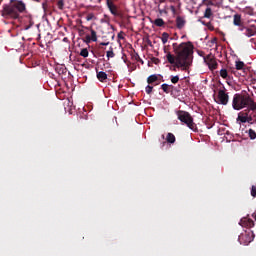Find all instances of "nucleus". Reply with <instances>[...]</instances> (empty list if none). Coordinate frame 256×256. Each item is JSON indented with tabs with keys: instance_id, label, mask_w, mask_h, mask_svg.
I'll return each mask as SVG.
<instances>
[{
	"instance_id": "nucleus-1",
	"label": "nucleus",
	"mask_w": 256,
	"mask_h": 256,
	"mask_svg": "<svg viewBox=\"0 0 256 256\" xmlns=\"http://www.w3.org/2000/svg\"><path fill=\"white\" fill-rule=\"evenodd\" d=\"M232 108L234 111H241L238 113L237 121L240 123H249V125H255L256 123V102L251 96L236 93L232 98Z\"/></svg>"
},
{
	"instance_id": "nucleus-2",
	"label": "nucleus",
	"mask_w": 256,
	"mask_h": 256,
	"mask_svg": "<svg viewBox=\"0 0 256 256\" xmlns=\"http://www.w3.org/2000/svg\"><path fill=\"white\" fill-rule=\"evenodd\" d=\"M172 47L176 56L168 52L166 54L168 63L175 65L177 69L187 71L193 63V44L191 42L173 43Z\"/></svg>"
},
{
	"instance_id": "nucleus-3",
	"label": "nucleus",
	"mask_w": 256,
	"mask_h": 256,
	"mask_svg": "<svg viewBox=\"0 0 256 256\" xmlns=\"http://www.w3.org/2000/svg\"><path fill=\"white\" fill-rule=\"evenodd\" d=\"M27 5L22 0H11L10 4H5L2 9V17L6 19H19L21 13H25Z\"/></svg>"
},
{
	"instance_id": "nucleus-4",
	"label": "nucleus",
	"mask_w": 256,
	"mask_h": 256,
	"mask_svg": "<svg viewBox=\"0 0 256 256\" xmlns=\"http://www.w3.org/2000/svg\"><path fill=\"white\" fill-rule=\"evenodd\" d=\"M177 117L178 120L181 121V123H184L187 127L191 129V131H194V133H197L198 128L197 124L193 121V116L187 111L179 110L177 111Z\"/></svg>"
},
{
	"instance_id": "nucleus-5",
	"label": "nucleus",
	"mask_w": 256,
	"mask_h": 256,
	"mask_svg": "<svg viewBox=\"0 0 256 256\" xmlns=\"http://www.w3.org/2000/svg\"><path fill=\"white\" fill-rule=\"evenodd\" d=\"M253 239H255V234L251 230L245 231L238 237L240 245H249V243H251Z\"/></svg>"
},
{
	"instance_id": "nucleus-6",
	"label": "nucleus",
	"mask_w": 256,
	"mask_h": 256,
	"mask_svg": "<svg viewBox=\"0 0 256 256\" xmlns=\"http://www.w3.org/2000/svg\"><path fill=\"white\" fill-rule=\"evenodd\" d=\"M215 102L218 105H227L229 103V94L225 92V90H219L217 99Z\"/></svg>"
},
{
	"instance_id": "nucleus-7",
	"label": "nucleus",
	"mask_w": 256,
	"mask_h": 256,
	"mask_svg": "<svg viewBox=\"0 0 256 256\" xmlns=\"http://www.w3.org/2000/svg\"><path fill=\"white\" fill-rule=\"evenodd\" d=\"M204 62L206 63V65H208L210 71H215V69H217L219 65L215 57H213L212 55L204 57Z\"/></svg>"
},
{
	"instance_id": "nucleus-8",
	"label": "nucleus",
	"mask_w": 256,
	"mask_h": 256,
	"mask_svg": "<svg viewBox=\"0 0 256 256\" xmlns=\"http://www.w3.org/2000/svg\"><path fill=\"white\" fill-rule=\"evenodd\" d=\"M106 4L112 15H114L115 17H121V14L117 10V6L115 5V3H113V0H107Z\"/></svg>"
},
{
	"instance_id": "nucleus-9",
	"label": "nucleus",
	"mask_w": 256,
	"mask_h": 256,
	"mask_svg": "<svg viewBox=\"0 0 256 256\" xmlns=\"http://www.w3.org/2000/svg\"><path fill=\"white\" fill-rule=\"evenodd\" d=\"M239 225H241V227H246L247 229H251V227H255V222H253V220L249 217H243L240 220Z\"/></svg>"
},
{
	"instance_id": "nucleus-10",
	"label": "nucleus",
	"mask_w": 256,
	"mask_h": 256,
	"mask_svg": "<svg viewBox=\"0 0 256 256\" xmlns=\"http://www.w3.org/2000/svg\"><path fill=\"white\" fill-rule=\"evenodd\" d=\"M160 79H163V76L161 75H157V74H154V75H150L148 78H147V83L148 85H159L160 82Z\"/></svg>"
},
{
	"instance_id": "nucleus-11",
	"label": "nucleus",
	"mask_w": 256,
	"mask_h": 256,
	"mask_svg": "<svg viewBox=\"0 0 256 256\" xmlns=\"http://www.w3.org/2000/svg\"><path fill=\"white\" fill-rule=\"evenodd\" d=\"M186 24H187V20H185V17H183V16H177L176 17V27H177V29H183Z\"/></svg>"
},
{
	"instance_id": "nucleus-12",
	"label": "nucleus",
	"mask_w": 256,
	"mask_h": 256,
	"mask_svg": "<svg viewBox=\"0 0 256 256\" xmlns=\"http://www.w3.org/2000/svg\"><path fill=\"white\" fill-rule=\"evenodd\" d=\"M161 89L164 93H166L167 95H171V93H173V91H175V86L173 85H169V84H162L161 85Z\"/></svg>"
},
{
	"instance_id": "nucleus-13",
	"label": "nucleus",
	"mask_w": 256,
	"mask_h": 256,
	"mask_svg": "<svg viewBox=\"0 0 256 256\" xmlns=\"http://www.w3.org/2000/svg\"><path fill=\"white\" fill-rule=\"evenodd\" d=\"M233 25H235L236 27H243V20L241 19L240 14H235L233 16Z\"/></svg>"
},
{
	"instance_id": "nucleus-14",
	"label": "nucleus",
	"mask_w": 256,
	"mask_h": 256,
	"mask_svg": "<svg viewBox=\"0 0 256 256\" xmlns=\"http://www.w3.org/2000/svg\"><path fill=\"white\" fill-rule=\"evenodd\" d=\"M90 33H91V36H86L87 42L89 43L90 41H93L94 43H96V41H97V32L91 28Z\"/></svg>"
},
{
	"instance_id": "nucleus-15",
	"label": "nucleus",
	"mask_w": 256,
	"mask_h": 256,
	"mask_svg": "<svg viewBox=\"0 0 256 256\" xmlns=\"http://www.w3.org/2000/svg\"><path fill=\"white\" fill-rule=\"evenodd\" d=\"M97 79L101 83H105V81H107V73L104 71L97 72Z\"/></svg>"
},
{
	"instance_id": "nucleus-16",
	"label": "nucleus",
	"mask_w": 256,
	"mask_h": 256,
	"mask_svg": "<svg viewBox=\"0 0 256 256\" xmlns=\"http://www.w3.org/2000/svg\"><path fill=\"white\" fill-rule=\"evenodd\" d=\"M213 17V9L211 7H206L204 11V19H211Z\"/></svg>"
},
{
	"instance_id": "nucleus-17",
	"label": "nucleus",
	"mask_w": 256,
	"mask_h": 256,
	"mask_svg": "<svg viewBox=\"0 0 256 256\" xmlns=\"http://www.w3.org/2000/svg\"><path fill=\"white\" fill-rule=\"evenodd\" d=\"M152 23L156 27H165V21L163 20V18H157L154 21H152Z\"/></svg>"
},
{
	"instance_id": "nucleus-18",
	"label": "nucleus",
	"mask_w": 256,
	"mask_h": 256,
	"mask_svg": "<svg viewBox=\"0 0 256 256\" xmlns=\"http://www.w3.org/2000/svg\"><path fill=\"white\" fill-rule=\"evenodd\" d=\"M244 35H246V37H253L256 35V29L255 28H246Z\"/></svg>"
},
{
	"instance_id": "nucleus-19",
	"label": "nucleus",
	"mask_w": 256,
	"mask_h": 256,
	"mask_svg": "<svg viewBox=\"0 0 256 256\" xmlns=\"http://www.w3.org/2000/svg\"><path fill=\"white\" fill-rule=\"evenodd\" d=\"M166 141L167 143H175V141H177V138H175V134L169 132L167 135H166Z\"/></svg>"
},
{
	"instance_id": "nucleus-20",
	"label": "nucleus",
	"mask_w": 256,
	"mask_h": 256,
	"mask_svg": "<svg viewBox=\"0 0 256 256\" xmlns=\"http://www.w3.org/2000/svg\"><path fill=\"white\" fill-rule=\"evenodd\" d=\"M106 57L108 61L110 59H113V57H115V52L113 51V47H110L109 50L106 52Z\"/></svg>"
},
{
	"instance_id": "nucleus-21",
	"label": "nucleus",
	"mask_w": 256,
	"mask_h": 256,
	"mask_svg": "<svg viewBox=\"0 0 256 256\" xmlns=\"http://www.w3.org/2000/svg\"><path fill=\"white\" fill-rule=\"evenodd\" d=\"M220 77H222V79H229V72L227 71V69L222 68L220 70Z\"/></svg>"
},
{
	"instance_id": "nucleus-22",
	"label": "nucleus",
	"mask_w": 256,
	"mask_h": 256,
	"mask_svg": "<svg viewBox=\"0 0 256 256\" xmlns=\"http://www.w3.org/2000/svg\"><path fill=\"white\" fill-rule=\"evenodd\" d=\"M202 5H205L206 7H215L213 0H203Z\"/></svg>"
},
{
	"instance_id": "nucleus-23",
	"label": "nucleus",
	"mask_w": 256,
	"mask_h": 256,
	"mask_svg": "<svg viewBox=\"0 0 256 256\" xmlns=\"http://www.w3.org/2000/svg\"><path fill=\"white\" fill-rule=\"evenodd\" d=\"M161 41H162L163 45H165L167 43V41H169V33L164 32L162 34Z\"/></svg>"
},
{
	"instance_id": "nucleus-24",
	"label": "nucleus",
	"mask_w": 256,
	"mask_h": 256,
	"mask_svg": "<svg viewBox=\"0 0 256 256\" xmlns=\"http://www.w3.org/2000/svg\"><path fill=\"white\" fill-rule=\"evenodd\" d=\"M56 5L60 11H63L65 9V0H58Z\"/></svg>"
},
{
	"instance_id": "nucleus-25",
	"label": "nucleus",
	"mask_w": 256,
	"mask_h": 256,
	"mask_svg": "<svg viewBox=\"0 0 256 256\" xmlns=\"http://www.w3.org/2000/svg\"><path fill=\"white\" fill-rule=\"evenodd\" d=\"M80 56H81V57H84V58L89 57V50H88L87 48H83V49L80 51Z\"/></svg>"
},
{
	"instance_id": "nucleus-26",
	"label": "nucleus",
	"mask_w": 256,
	"mask_h": 256,
	"mask_svg": "<svg viewBox=\"0 0 256 256\" xmlns=\"http://www.w3.org/2000/svg\"><path fill=\"white\" fill-rule=\"evenodd\" d=\"M244 67H245V63L244 62H241V61L236 62V69H237V71H241V69H243Z\"/></svg>"
},
{
	"instance_id": "nucleus-27",
	"label": "nucleus",
	"mask_w": 256,
	"mask_h": 256,
	"mask_svg": "<svg viewBox=\"0 0 256 256\" xmlns=\"http://www.w3.org/2000/svg\"><path fill=\"white\" fill-rule=\"evenodd\" d=\"M248 135H249V138L250 139H256V132H255V130H253V129H249L248 130Z\"/></svg>"
},
{
	"instance_id": "nucleus-28",
	"label": "nucleus",
	"mask_w": 256,
	"mask_h": 256,
	"mask_svg": "<svg viewBox=\"0 0 256 256\" xmlns=\"http://www.w3.org/2000/svg\"><path fill=\"white\" fill-rule=\"evenodd\" d=\"M179 93H181V90L174 86V90L171 92L172 97L179 96Z\"/></svg>"
},
{
	"instance_id": "nucleus-29",
	"label": "nucleus",
	"mask_w": 256,
	"mask_h": 256,
	"mask_svg": "<svg viewBox=\"0 0 256 256\" xmlns=\"http://www.w3.org/2000/svg\"><path fill=\"white\" fill-rule=\"evenodd\" d=\"M170 81L173 83V85H177V83H179V76H171Z\"/></svg>"
},
{
	"instance_id": "nucleus-30",
	"label": "nucleus",
	"mask_w": 256,
	"mask_h": 256,
	"mask_svg": "<svg viewBox=\"0 0 256 256\" xmlns=\"http://www.w3.org/2000/svg\"><path fill=\"white\" fill-rule=\"evenodd\" d=\"M28 21H29V25H26L25 26V30L28 31V29H31L32 26L34 25V22L31 18H28Z\"/></svg>"
},
{
	"instance_id": "nucleus-31",
	"label": "nucleus",
	"mask_w": 256,
	"mask_h": 256,
	"mask_svg": "<svg viewBox=\"0 0 256 256\" xmlns=\"http://www.w3.org/2000/svg\"><path fill=\"white\" fill-rule=\"evenodd\" d=\"M145 91L147 95H151V93H153V86L147 85Z\"/></svg>"
},
{
	"instance_id": "nucleus-32",
	"label": "nucleus",
	"mask_w": 256,
	"mask_h": 256,
	"mask_svg": "<svg viewBox=\"0 0 256 256\" xmlns=\"http://www.w3.org/2000/svg\"><path fill=\"white\" fill-rule=\"evenodd\" d=\"M93 19H95V14L94 13H89L86 16V21H93Z\"/></svg>"
},
{
	"instance_id": "nucleus-33",
	"label": "nucleus",
	"mask_w": 256,
	"mask_h": 256,
	"mask_svg": "<svg viewBox=\"0 0 256 256\" xmlns=\"http://www.w3.org/2000/svg\"><path fill=\"white\" fill-rule=\"evenodd\" d=\"M132 57L133 59H135V61H139L140 63H143V60L141 59L138 53H135Z\"/></svg>"
},
{
	"instance_id": "nucleus-34",
	"label": "nucleus",
	"mask_w": 256,
	"mask_h": 256,
	"mask_svg": "<svg viewBox=\"0 0 256 256\" xmlns=\"http://www.w3.org/2000/svg\"><path fill=\"white\" fill-rule=\"evenodd\" d=\"M251 196L254 198L256 197V186L255 185H253L251 188Z\"/></svg>"
},
{
	"instance_id": "nucleus-35",
	"label": "nucleus",
	"mask_w": 256,
	"mask_h": 256,
	"mask_svg": "<svg viewBox=\"0 0 256 256\" xmlns=\"http://www.w3.org/2000/svg\"><path fill=\"white\" fill-rule=\"evenodd\" d=\"M42 9L47 11V2L42 3Z\"/></svg>"
},
{
	"instance_id": "nucleus-36",
	"label": "nucleus",
	"mask_w": 256,
	"mask_h": 256,
	"mask_svg": "<svg viewBox=\"0 0 256 256\" xmlns=\"http://www.w3.org/2000/svg\"><path fill=\"white\" fill-rule=\"evenodd\" d=\"M238 27H239V31H247V28H245L243 24L242 26H238Z\"/></svg>"
},
{
	"instance_id": "nucleus-37",
	"label": "nucleus",
	"mask_w": 256,
	"mask_h": 256,
	"mask_svg": "<svg viewBox=\"0 0 256 256\" xmlns=\"http://www.w3.org/2000/svg\"><path fill=\"white\" fill-rule=\"evenodd\" d=\"M118 39H125V36H123V32L118 33Z\"/></svg>"
},
{
	"instance_id": "nucleus-38",
	"label": "nucleus",
	"mask_w": 256,
	"mask_h": 256,
	"mask_svg": "<svg viewBox=\"0 0 256 256\" xmlns=\"http://www.w3.org/2000/svg\"><path fill=\"white\" fill-rule=\"evenodd\" d=\"M100 45L107 47V45H109V42H102V43H100Z\"/></svg>"
},
{
	"instance_id": "nucleus-39",
	"label": "nucleus",
	"mask_w": 256,
	"mask_h": 256,
	"mask_svg": "<svg viewBox=\"0 0 256 256\" xmlns=\"http://www.w3.org/2000/svg\"><path fill=\"white\" fill-rule=\"evenodd\" d=\"M171 11H172V13H175V11H176L175 6H171Z\"/></svg>"
},
{
	"instance_id": "nucleus-40",
	"label": "nucleus",
	"mask_w": 256,
	"mask_h": 256,
	"mask_svg": "<svg viewBox=\"0 0 256 256\" xmlns=\"http://www.w3.org/2000/svg\"><path fill=\"white\" fill-rule=\"evenodd\" d=\"M166 0H159L160 3H165Z\"/></svg>"
},
{
	"instance_id": "nucleus-41",
	"label": "nucleus",
	"mask_w": 256,
	"mask_h": 256,
	"mask_svg": "<svg viewBox=\"0 0 256 256\" xmlns=\"http://www.w3.org/2000/svg\"><path fill=\"white\" fill-rule=\"evenodd\" d=\"M252 217H254V218L256 219V215H255V213H254V214H252Z\"/></svg>"
},
{
	"instance_id": "nucleus-42",
	"label": "nucleus",
	"mask_w": 256,
	"mask_h": 256,
	"mask_svg": "<svg viewBox=\"0 0 256 256\" xmlns=\"http://www.w3.org/2000/svg\"><path fill=\"white\" fill-rule=\"evenodd\" d=\"M162 138L165 139V135H162Z\"/></svg>"
}]
</instances>
